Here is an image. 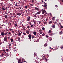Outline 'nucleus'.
Wrapping results in <instances>:
<instances>
[{"label":"nucleus","mask_w":63,"mask_h":63,"mask_svg":"<svg viewBox=\"0 0 63 63\" xmlns=\"http://www.w3.org/2000/svg\"><path fill=\"white\" fill-rule=\"evenodd\" d=\"M36 42H39V40H36Z\"/></svg>","instance_id":"47"},{"label":"nucleus","mask_w":63,"mask_h":63,"mask_svg":"<svg viewBox=\"0 0 63 63\" xmlns=\"http://www.w3.org/2000/svg\"><path fill=\"white\" fill-rule=\"evenodd\" d=\"M33 25H32L31 26V27H33Z\"/></svg>","instance_id":"48"},{"label":"nucleus","mask_w":63,"mask_h":63,"mask_svg":"<svg viewBox=\"0 0 63 63\" xmlns=\"http://www.w3.org/2000/svg\"><path fill=\"white\" fill-rule=\"evenodd\" d=\"M57 21V22H59V19H57L56 20Z\"/></svg>","instance_id":"34"},{"label":"nucleus","mask_w":63,"mask_h":63,"mask_svg":"<svg viewBox=\"0 0 63 63\" xmlns=\"http://www.w3.org/2000/svg\"><path fill=\"white\" fill-rule=\"evenodd\" d=\"M46 21H47H47L48 20V18H46Z\"/></svg>","instance_id":"29"},{"label":"nucleus","mask_w":63,"mask_h":63,"mask_svg":"<svg viewBox=\"0 0 63 63\" xmlns=\"http://www.w3.org/2000/svg\"><path fill=\"white\" fill-rule=\"evenodd\" d=\"M11 44H9V45H8V47H11Z\"/></svg>","instance_id":"31"},{"label":"nucleus","mask_w":63,"mask_h":63,"mask_svg":"<svg viewBox=\"0 0 63 63\" xmlns=\"http://www.w3.org/2000/svg\"><path fill=\"white\" fill-rule=\"evenodd\" d=\"M61 48L62 49H63V46H61Z\"/></svg>","instance_id":"24"},{"label":"nucleus","mask_w":63,"mask_h":63,"mask_svg":"<svg viewBox=\"0 0 63 63\" xmlns=\"http://www.w3.org/2000/svg\"><path fill=\"white\" fill-rule=\"evenodd\" d=\"M59 24L60 25H61V23H59Z\"/></svg>","instance_id":"63"},{"label":"nucleus","mask_w":63,"mask_h":63,"mask_svg":"<svg viewBox=\"0 0 63 63\" xmlns=\"http://www.w3.org/2000/svg\"><path fill=\"white\" fill-rule=\"evenodd\" d=\"M46 38H48V36L47 35H46Z\"/></svg>","instance_id":"46"},{"label":"nucleus","mask_w":63,"mask_h":63,"mask_svg":"<svg viewBox=\"0 0 63 63\" xmlns=\"http://www.w3.org/2000/svg\"><path fill=\"white\" fill-rule=\"evenodd\" d=\"M33 17H37V16L36 15H34Z\"/></svg>","instance_id":"27"},{"label":"nucleus","mask_w":63,"mask_h":63,"mask_svg":"<svg viewBox=\"0 0 63 63\" xmlns=\"http://www.w3.org/2000/svg\"><path fill=\"white\" fill-rule=\"evenodd\" d=\"M1 56H2V55H0V59L1 58Z\"/></svg>","instance_id":"62"},{"label":"nucleus","mask_w":63,"mask_h":63,"mask_svg":"<svg viewBox=\"0 0 63 63\" xmlns=\"http://www.w3.org/2000/svg\"><path fill=\"white\" fill-rule=\"evenodd\" d=\"M45 34L44 33H43V34H42V36H44V35H45Z\"/></svg>","instance_id":"42"},{"label":"nucleus","mask_w":63,"mask_h":63,"mask_svg":"<svg viewBox=\"0 0 63 63\" xmlns=\"http://www.w3.org/2000/svg\"><path fill=\"white\" fill-rule=\"evenodd\" d=\"M44 29H45V28H44V27L42 28V30H44Z\"/></svg>","instance_id":"50"},{"label":"nucleus","mask_w":63,"mask_h":63,"mask_svg":"<svg viewBox=\"0 0 63 63\" xmlns=\"http://www.w3.org/2000/svg\"><path fill=\"white\" fill-rule=\"evenodd\" d=\"M23 30H25L26 29L25 28H23Z\"/></svg>","instance_id":"61"},{"label":"nucleus","mask_w":63,"mask_h":63,"mask_svg":"<svg viewBox=\"0 0 63 63\" xmlns=\"http://www.w3.org/2000/svg\"><path fill=\"white\" fill-rule=\"evenodd\" d=\"M40 13L41 12L40 11H39L37 13V14H38V15H39V14H40Z\"/></svg>","instance_id":"22"},{"label":"nucleus","mask_w":63,"mask_h":63,"mask_svg":"<svg viewBox=\"0 0 63 63\" xmlns=\"http://www.w3.org/2000/svg\"><path fill=\"white\" fill-rule=\"evenodd\" d=\"M10 31H12V30H13L12 29H9Z\"/></svg>","instance_id":"36"},{"label":"nucleus","mask_w":63,"mask_h":63,"mask_svg":"<svg viewBox=\"0 0 63 63\" xmlns=\"http://www.w3.org/2000/svg\"><path fill=\"white\" fill-rule=\"evenodd\" d=\"M35 8L36 10H37V11H39V9L38 8L36 7H35Z\"/></svg>","instance_id":"9"},{"label":"nucleus","mask_w":63,"mask_h":63,"mask_svg":"<svg viewBox=\"0 0 63 63\" xmlns=\"http://www.w3.org/2000/svg\"><path fill=\"white\" fill-rule=\"evenodd\" d=\"M45 2H44V4L43 5V7H44V8L45 9H47V4L45 3Z\"/></svg>","instance_id":"1"},{"label":"nucleus","mask_w":63,"mask_h":63,"mask_svg":"<svg viewBox=\"0 0 63 63\" xmlns=\"http://www.w3.org/2000/svg\"><path fill=\"white\" fill-rule=\"evenodd\" d=\"M4 54H5V52H3V53H2L1 54V56H3Z\"/></svg>","instance_id":"7"},{"label":"nucleus","mask_w":63,"mask_h":63,"mask_svg":"<svg viewBox=\"0 0 63 63\" xmlns=\"http://www.w3.org/2000/svg\"><path fill=\"white\" fill-rule=\"evenodd\" d=\"M7 16H8V15H5V18H7Z\"/></svg>","instance_id":"19"},{"label":"nucleus","mask_w":63,"mask_h":63,"mask_svg":"<svg viewBox=\"0 0 63 63\" xmlns=\"http://www.w3.org/2000/svg\"><path fill=\"white\" fill-rule=\"evenodd\" d=\"M52 20H55V17H53L52 18Z\"/></svg>","instance_id":"26"},{"label":"nucleus","mask_w":63,"mask_h":63,"mask_svg":"<svg viewBox=\"0 0 63 63\" xmlns=\"http://www.w3.org/2000/svg\"><path fill=\"white\" fill-rule=\"evenodd\" d=\"M6 51H7V52H8V51H9V50L8 49H6Z\"/></svg>","instance_id":"33"},{"label":"nucleus","mask_w":63,"mask_h":63,"mask_svg":"<svg viewBox=\"0 0 63 63\" xmlns=\"http://www.w3.org/2000/svg\"><path fill=\"white\" fill-rule=\"evenodd\" d=\"M49 39L50 41H51L52 40V38H51V37H50V38H49Z\"/></svg>","instance_id":"25"},{"label":"nucleus","mask_w":63,"mask_h":63,"mask_svg":"<svg viewBox=\"0 0 63 63\" xmlns=\"http://www.w3.org/2000/svg\"><path fill=\"white\" fill-rule=\"evenodd\" d=\"M8 35H11V32H9L8 33Z\"/></svg>","instance_id":"37"},{"label":"nucleus","mask_w":63,"mask_h":63,"mask_svg":"<svg viewBox=\"0 0 63 63\" xmlns=\"http://www.w3.org/2000/svg\"><path fill=\"white\" fill-rule=\"evenodd\" d=\"M44 24H47V22H44Z\"/></svg>","instance_id":"32"},{"label":"nucleus","mask_w":63,"mask_h":63,"mask_svg":"<svg viewBox=\"0 0 63 63\" xmlns=\"http://www.w3.org/2000/svg\"><path fill=\"white\" fill-rule=\"evenodd\" d=\"M60 1L63 3V0H60Z\"/></svg>","instance_id":"44"},{"label":"nucleus","mask_w":63,"mask_h":63,"mask_svg":"<svg viewBox=\"0 0 63 63\" xmlns=\"http://www.w3.org/2000/svg\"><path fill=\"white\" fill-rule=\"evenodd\" d=\"M40 33V34H42V32H41Z\"/></svg>","instance_id":"53"},{"label":"nucleus","mask_w":63,"mask_h":63,"mask_svg":"<svg viewBox=\"0 0 63 63\" xmlns=\"http://www.w3.org/2000/svg\"><path fill=\"white\" fill-rule=\"evenodd\" d=\"M51 52V50H50V51H49L50 53Z\"/></svg>","instance_id":"58"},{"label":"nucleus","mask_w":63,"mask_h":63,"mask_svg":"<svg viewBox=\"0 0 63 63\" xmlns=\"http://www.w3.org/2000/svg\"><path fill=\"white\" fill-rule=\"evenodd\" d=\"M30 17H27V21H29L30 19Z\"/></svg>","instance_id":"6"},{"label":"nucleus","mask_w":63,"mask_h":63,"mask_svg":"<svg viewBox=\"0 0 63 63\" xmlns=\"http://www.w3.org/2000/svg\"><path fill=\"white\" fill-rule=\"evenodd\" d=\"M17 15L18 16H20V15H21V13L19 12L17 14Z\"/></svg>","instance_id":"8"},{"label":"nucleus","mask_w":63,"mask_h":63,"mask_svg":"<svg viewBox=\"0 0 63 63\" xmlns=\"http://www.w3.org/2000/svg\"><path fill=\"white\" fill-rule=\"evenodd\" d=\"M55 24H54L53 25L52 27L53 28H54V27H55Z\"/></svg>","instance_id":"23"},{"label":"nucleus","mask_w":63,"mask_h":63,"mask_svg":"<svg viewBox=\"0 0 63 63\" xmlns=\"http://www.w3.org/2000/svg\"><path fill=\"white\" fill-rule=\"evenodd\" d=\"M50 49H54V48H53V47H51L50 48Z\"/></svg>","instance_id":"30"},{"label":"nucleus","mask_w":63,"mask_h":63,"mask_svg":"<svg viewBox=\"0 0 63 63\" xmlns=\"http://www.w3.org/2000/svg\"><path fill=\"white\" fill-rule=\"evenodd\" d=\"M42 58L44 60H45L46 62H47V59L46 58V57H45V56H43Z\"/></svg>","instance_id":"3"},{"label":"nucleus","mask_w":63,"mask_h":63,"mask_svg":"<svg viewBox=\"0 0 63 63\" xmlns=\"http://www.w3.org/2000/svg\"><path fill=\"white\" fill-rule=\"evenodd\" d=\"M20 40V38H19L18 39V41H19V40Z\"/></svg>","instance_id":"55"},{"label":"nucleus","mask_w":63,"mask_h":63,"mask_svg":"<svg viewBox=\"0 0 63 63\" xmlns=\"http://www.w3.org/2000/svg\"><path fill=\"white\" fill-rule=\"evenodd\" d=\"M21 61V60H20V59H19V60L18 61V63H22V62H20V61Z\"/></svg>","instance_id":"12"},{"label":"nucleus","mask_w":63,"mask_h":63,"mask_svg":"<svg viewBox=\"0 0 63 63\" xmlns=\"http://www.w3.org/2000/svg\"><path fill=\"white\" fill-rule=\"evenodd\" d=\"M27 28H29V26H27Z\"/></svg>","instance_id":"60"},{"label":"nucleus","mask_w":63,"mask_h":63,"mask_svg":"<svg viewBox=\"0 0 63 63\" xmlns=\"http://www.w3.org/2000/svg\"><path fill=\"white\" fill-rule=\"evenodd\" d=\"M58 5H57H57H56V8H57L58 7Z\"/></svg>","instance_id":"43"},{"label":"nucleus","mask_w":63,"mask_h":63,"mask_svg":"<svg viewBox=\"0 0 63 63\" xmlns=\"http://www.w3.org/2000/svg\"><path fill=\"white\" fill-rule=\"evenodd\" d=\"M17 26V24H15V27H16V26Z\"/></svg>","instance_id":"40"},{"label":"nucleus","mask_w":63,"mask_h":63,"mask_svg":"<svg viewBox=\"0 0 63 63\" xmlns=\"http://www.w3.org/2000/svg\"><path fill=\"white\" fill-rule=\"evenodd\" d=\"M44 47H46V46H47V43H45L44 44Z\"/></svg>","instance_id":"14"},{"label":"nucleus","mask_w":63,"mask_h":63,"mask_svg":"<svg viewBox=\"0 0 63 63\" xmlns=\"http://www.w3.org/2000/svg\"><path fill=\"white\" fill-rule=\"evenodd\" d=\"M42 14H44L45 13H46V14H47L46 11V10H43V9H42Z\"/></svg>","instance_id":"2"},{"label":"nucleus","mask_w":63,"mask_h":63,"mask_svg":"<svg viewBox=\"0 0 63 63\" xmlns=\"http://www.w3.org/2000/svg\"><path fill=\"white\" fill-rule=\"evenodd\" d=\"M18 35L19 36H21V33H20V32H19L18 33Z\"/></svg>","instance_id":"28"},{"label":"nucleus","mask_w":63,"mask_h":63,"mask_svg":"<svg viewBox=\"0 0 63 63\" xmlns=\"http://www.w3.org/2000/svg\"><path fill=\"white\" fill-rule=\"evenodd\" d=\"M1 35L2 36H3L4 35V32H1Z\"/></svg>","instance_id":"10"},{"label":"nucleus","mask_w":63,"mask_h":63,"mask_svg":"<svg viewBox=\"0 0 63 63\" xmlns=\"http://www.w3.org/2000/svg\"><path fill=\"white\" fill-rule=\"evenodd\" d=\"M34 56H36L37 55V54L35 53H34Z\"/></svg>","instance_id":"20"},{"label":"nucleus","mask_w":63,"mask_h":63,"mask_svg":"<svg viewBox=\"0 0 63 63\" xmlns=\"http://www.w3.org/2000/svg\"><path fill=\"white\" fill-rule=\"evenodd\" d=\"M42 31V30L40 29L39 30V31H40V32H41V31Z\"/></svg>","instance_id":"49"},{"label":"nucleus","mask_w":63,"mask_h":63,"mask_svg":"<svg viewBox=\"0 0 63 63\" xmlns=\"http://www.w3.org/2000/svg\"><path fill=\"white\" fill-rule=\"evenodd\" d=\"M13 15L14 16V17H16V14L15 13H13Z\"/></svg>","instance_id":"16"},{"label":"nucleus","mask_w":63,"mask_h":63,"mask_svg":"<svg viewBox=\"0 0 63 63\" xmlns=\"http://www.w3.org/2000/svg\"><path fill=\"white\" fill-rule=\"evenodd\" d=\"M12 33H15V31H13V30L12 31Z\"/></svg>","instance_id":"45"},{"label":"nucleus","mask_w":63,"mask_h":63,"mask_svg":"<svg viewBox=\"0 0 63 63\" xmlns=\"http://www.w3.org/2000/svg\"><path fill=\"white\" fill-rule=\"evenodd\" d=\"M2 9H3V10H6V9H5L4 8H2Z\"/></svg>","instance_id":"52"},{"label":"nucleus","mask_w":63,"mask_h":63,"mask_svg":"<svg viewBox=\"0 0 63 63\" xmlns=\"http://www.w3.org/2000/svg\"><path fill=\"white\" fill-rule=\"evenodd\" d=\"M4 35H7L8 34L7 33H4Z\"/></svg>","instance_id":"35"},{"label":"nucleus","mask_w":63,"mask_h":63,"mask_svg":"<svg viewBox=\"0 0 63 63\" xmlns=\"http://www.w3.org/2000/svg\"><path fill=\"white\" fill-rule=\"evenodd\" d=\"M31 24H32V23H31V22H30V23L29 24H30V25H31Z\"/></svg>","instance_id":"59"},{"label":"nucleus","mask_w":63,"mask_h":63,"mask_svg":"<svg viewBox=\"0 0 63 63\" xmlns=\"http://www.w3.org/2000/svg\"><path fill=\"white\" fill-rule=\"evenodd\" d=\"M13 41H14V39H11V42H13Z\"/></svg>","instance_id":"21"},{"label":"nucleus","mask_w":63,"mask_h":63,"mask_svg":"<svg viewBox=\"0 0 63 63\" xmlns=\"http://www.w3.org/2000/svg\"><path fill=\"white\" fill-rule=\"evenodd\" d=\"M51 33V30H50L49 31L48 33L49 34V33Z\"/></svg>","instance_id":"13"},{"label":"nucleus","mask_w":63,"mask_h":63,"mask_svg":"<svg viewBox=\"0 0 63 63\" xmlns=\"http://www.w3.org/2000/svg\"><path fill=\"white\" fill-rule=\"evenodd\" d=\"M23 34L24 35H26V33L25 32H24Z\"/></svg>","instance_id":"39"},{"label":"nucleus","mask_w":63,"mask_h":63,"mask_svg":"<svg viewBox=\"0 0 63 63\" xmlns=\"http://www.w3.org/2000/svg\"><path fill=\"white\" fill-rule=\"evenodd\" d=\"M4 41H5V42H7V38L6 37H4Z\"/></svg>","instance_id":"4"},{"label":"nucleus","mask_w":63,"mask_h":63,"mask_svg":"<svg viewBox=\"0 0 63 63\" xmlns=\"http://www.w3.org/2000/svg\"><path fill=\"white\" fill-rule=\"evenodd\" d=\"M34 0H32V3H33L34 2Z\"/></svg>","instance_id":"56"},{"label":"nucleus","mask_w":63,"mask_h":63,"mask_svg":"<svg viewBox=\"0 0 63 63\" xmlns=\"http://www.w3.org/2000/svg\"><path fill=\"white\" fill-rule=\"evenodd\" d=\"M50 15L51 16H52V14L51 13H50Z\"/></svg>","instance_id":"54"},{"label":"nucleus","mask_w":63,"mask_h":63,"mask_svg":"<svg viewBox=\"0 0 63 63\" xmlns=\"http://www.w3.org/2000/svg\"><path fill=\"white\" fill-rule=\"evenodd\" d=\"M26 33L27 34H29V32L28 31H26Z\"/></svg>","instance_id":"15"},{"label":"nucleus","mask_w":63,"mask_h":63,"mask_svg":"<svg viewBox=\"0 0 63 63\" xmlns=\"http://www.w3.org/2000/svg\"><path fill=\"white\" fill-rule=\"evenodd\" d=\"M52 23V21H50L49 22V24H51V23Z\"/></svg>","instance_id":"18"},{"label":"nucleus","mask_w":63,"mask_h":63,"mask_svg":"<svg viewBox=\"0 0 63 63\" xmlns=\"http://www.w3.org/2000/svg\"><path fill=\"white\" fill-rule=\"evenodd\" d=\"M15 6L16 7H17V4L16 3L15 4Z\"/></svg>","instance_id":"38"},{"label":"nucleus","mask_w":63,"mask_h":63,"mask_svg":"<svg viewBox=\"0 0 63 63\" xmlns=\"http://www.w3.org/2000/svg\"><path fill=\"white\" fill-rule=\"evenodd\" d=\"M27 8V6H25V9H26Z\"/></svg>","instance_id":"57"},{"label":"nucleus","mask_w":63,"mask_h":63,"mask_svg":"<svg viewBox=\"0 0 63 63\" xmlns=\"http://www.w3.org/2000/svg\"><path fill=\"white\" fill-rule=\"evenodd\" d=\"M59 34L60 35L62 34H63V32H62V31H61V32H59Z\"/></svg>","instance_id":"11"},{"label":"nucleus","mask_w":63,"mask_h":63,"mask_svg":"<svg viewBox=\"0 0 63 63\" xmlns=\"http://www.w3.org/2000/svg\"><path fill=\"white\" fill-rule=\"evenodd\" d=\"M61 28H63V26H61Z\"/></svg>","instance_id":"51"},{"label":"nucleus","mask_w":63,"mask_h":63,"mask_svg":"<svg viewBox=\"0 0 63 63\" xmlns=\"http://www.w3.org/2000/svg\"><path fill=\"white\" fill-rule=\"evenodd\" d=\"M41 22H39V24H40V23H41Z\"/></svg>","instance_id":"64"},{"label":"nucleus","mask_w":63,"mask_h":63,"mask_svg":"<svg viewBox=\"0 0 63 63\" xmlns=\"http://www.w3.org/2000/svg\"><path fill=\"white\" fill-rule=\"evenodd\" d=\"M33 34L34 35H36V32H33Z\"/></svg>","instance_id":"17"},{"label":"nucleus","mask_w":63,"mask_h":63,"mask_svg":"<svg viewBox=\"0 0 63 63\" xmlns=\"http://www.w3.org/2000/svg\"><path fill=\"white\" fill-rule=\"evenodd\" d=\"M28 37H29V39H30L31 38V35L29 34V36H28Z\"/></svg>","instance_id":"5"},{"label":"nucleus","mask_w":63,"mask_h":63,"mask_svg":"<svg viewBox=\"0 0 63 63\" xmlns=\"http://www.w3.org/2000/svg\"><path fill=\"white\" fill-rule=\"evenodd\" d=\"M31 6H34V4H31Z\"/></svg>","instance_id":"41"}]
</instances>
